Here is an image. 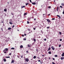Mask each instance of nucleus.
<instances>
[{"instance_id":"44","label":"nucleus","mask_w":64,"mask_h":64,"mask_svg":"<svg viewBox=\"0 0 64 64\" xmlns=\"http://www.w3.org/2000/svg\"><path fill=\"white\" fill-rule=\"evenodd\" d=\"M11 54H11V53H10L9 54V55H11Z\"/></svg>"},{"instance_id":"36","label":"nucleus","mask_w":64,"mask_h":64,"mask_svg":"<svg viewBox=\"0 0 64 64\" xmlns=\"http://www.w3.org/2000/svg\"><path fill=\"white\" fill-rule=\"evenodd\" d=\"M49 27H50V26H48V27H47V29H49Z\"/></svg>"},{"instance_id":"61","label":"nucleus","mask_w":64,"mask_h":64,"mask_svg":"<svg viewBox=\"0 0 64 64\" xmlns=\"http://www.w3.org/2000/svg\"><path fill=\"white\" fill-rule=\"evenodd\" d=\"M34 20H36V18H35L34 19Z\"/></svg>"},{"instance_id":"35","label":"nucleus","mask_w":64,"mask_h":64,"mask_svg":"<svg viewBox=\"0 0 64 64\" xmlns=\"http://www.w3.org/2000/svg\"><path fill=\"white\" fill-rule=\"evenodd\" d=\"M31 51H34V50L33 49H31Z\"/></svg>"},{"instance_id":"8","label":"nucleus","mask_w":64,"mask_h":64,"mask_svg":"<svg viewBox=\"0 0 64 64\" xmlns=\"http://www.w3.org/2000/svg\"><path fill=\"white\" fill-rule=\"evenodd\" d=\"M64 57H61L60 59L61 60H63V59H64Z\"/></svg>"},{"instance_id":"28","label":"nucleus","mask_w":64,"mask_h":64,"mask_svg":"<svg viewBox=\"0 0 64 64\" xmlns=\"http://www.w3.org/2000/svg\"><path fill=\"white\" fill-rule=\"evenodd\" d=\"M23 55H22V56H21V58H23Z\"/></svg>"},{"instance_id":"63","label":"nucleus","mask_w":64,"mask_h":64,"mask_svg":"<svg viewBox=\"0 0 64 64\" xmlns=\"http://www.w3.org/2000/svg\"><path fill=\"white\" fill-rule=\"evenodd\" d=\"M27 64L26 63H24V64Z\"/></svg>"},{"instance_id":"14","label":"nucleus","mask_w":64,"mask_h":64,"mask_svg":"<svg viewBox=\"0 0 64 64\" xmlns=\"http://www.w3.org/2000/svg\"><path fill=\"white\" fill-rule=\"evenodd\" d=\"M36 58V56H34L33 57L34 59H35Z\"/></svg>"},{"instance_id":"38","label":"nucleus","mask_w":64,"mask_h":64,"mask_svg":"<svg viewBox=\"0 0 64 64\" xmlns=\"http://www.w3.org/2000/svg\"><path fill=\"white\" fill-rule=\"evenodd\" d=\"M44 41H46V38L44 39Z\"/></svg>"},{"instance_id":"30","label":"nucleus","mask_w":64,"mask_h":64,"mask_svg":"<svg viewBox=\"0 0 64 64\" xmlns=\"http://www.w3.org/2000/svg\"><path fill=\"white\" fill-rule=\"evenodd\" d=\"M26 40V38H24V40Z\"/></svg>"},{"instance_id":"43","label":"nucleus","mask_w":64,"mask_h":64,"mask_svg":"<svg viewBox=\"0 0 64 64\" xmlns=\"http://www.w3.org/2000/svg\"><path fill=\"white\" fill-rule=\"evenodd\" d=\"M57 17H59L60 16L59 15H57Z\"/></svg>"},{"instance_id":"5","label":"nucleus","mask_w":64,"mask_h":64,"mask_svg":"<svg viewBox=\"0 0 64 64\" xmlns=\"http://www.w3.org/2000/svg\"><path fill=\"white\" fill-rule=\"evenodd\" d=\"M62 57H63L64 56V52H63L62 53Z\"/></svg>"},{"instance_id":"9","label":"nucleus","mask_w":64,"mask_h":64,"mask_svg":"<svg viewBox=\"0 0 64 64\" xmlns=\"http://www.w3.org/2000/svg\"><path fill=\"white\" fill-rule=\"evenodd\" d=\"M61 5L62 6H64V3H62L61 4Z\"/></svg>"},{"instance_id":"55","label":"nucleus","mask_w":64,"mask_h":64,"mask_svg":"<svg viewBox=\"0 0 64 64\" xmlns=\"http://www.w3.org/2000/svg\"><path fill=\"white\" fill-rule=\"evenodd\" d=\"M24 36H26V34H24Z\"/></svg>"},{"instance_id":"7","label":"nucleus","mask_w":64,"mask_h":64,"mask_svg":"<svg viewBox=\"0 0 64 64\" xmlns=\"http://www.w3.org/2000/svg\"><path fill=\"white\" fill-rule=\"evenodd\" d=\"M20 48H23V46L21 45L20 46Z\"/></svg>"},{"instance_id":"2","label":"nucleus","mask_w":64,"mask_h":64,"mask_svg":"<svg viewBox=\"0 0 64 64\" xmlns=\"http://www.w3.org/2000/svg\"><path fill=\"white\" fill-rule=\"evenodd\" d=\"M25 60L26 61V62H28L29 61V59L28 58H26L25 59Z\"/></svg>"},{"instance_id":"11","label":"nucleus","mask_w":64,"mask_h":64,"mask_svg":"<svg viewBox=\"0 0 64 64\" xmlns=\"http://www.w3.org/2000/svg\"><path fill=\"white\" fill-rule=\"evenodd\" d=\"M4 11H5V12H6V11H7V9H4Z\"/></svg>"},{"instance_id":"16","label":"nucleus","mask_w":64,"mask_h":64,"mask_svg":"<svg viewBox=\"0 0 64 64\" xmlns=\"http://www.w3.org/2000/svg\"><path fill=\"white\" fill-rule=\"evenodd\" d=\"M4 62H6V60L5 59H4Z\"/></svg>"},{"instance_id":"51","label":"nucleus","mask_w":64,"mask_h":64,"mask_svg":"<svg viewBox=\"0 0 64 64\" xmlns=\"http://www.w3.org/2000/svg\"><path fill=\"white\" fill-rule=\"evenodd\" d=\"M52 59L53 60H55V58H53Z\"/></svg>"},{"instance_id":"64","label":"nucleus","mask_w":64,"mask_h":64,"mask_svg":"<svg viewBox=\"0 0 64 64\" xmlns=\"http://www.w3.org/2000/svg\"><path fill=\"white\" fill-rule=\"evenodd\" d=\"M2 23H3V22L2 21Z\"/></svg>"},{"instance_id":"18","label":"nucleus","mask_w":64,"mask_h":64,"mask_svg":"<svg viewBox=\"0 0 64 64\" xmlns=\"http://www.w3.org/2000/svg\"><path fill=\"white\" fill-rule=\"evenodd\" d=\"M24 7H25V6H23L21 7V8H24Z\"/></svg>"},{"instance_id":"59","label":"nucleus","mask_w":64,"mask_h":64,"mask_svg":"<svg viewBox=\"0 0 64 64\" xmlns=\"http://www.w3.org/2000/svg\"><path fill=\"white\" fill-rule=\"evenodd\" d=\"M38 59H39L40 58H39V57H38Z\"/></svg>"},{"instance_id":"4","label":"nucleus","mask_w":64,"mask_h":64,"mask_svg":"<svg viewBox=\"0 0 64 64\" xmlns=\"http://www.w3.org/2000/svg\"><path fill=\"white\" fill-rule=\"evenodd\" d=\"M48 22V23H49V22H50V20H48V19H47L46 20Z\"/></svg>"},{"instance_id":"39","label":"nucleus","mask_w":64,"mask_h":64,"mask_svg":"<svg viewBox=\"0 0 64 64\" xmlns=\"http://www.w3.org/2000/svg\"><path fill=\"white\" fill-rule=\"evenodd\" d=\"M30 0V3H32V2L31 1V0Z\"/></svg>"},{"instance_id":"29","label":"nucleus","mask_w":64,"mask_h":64,"mask_svg":"<svg viewBox=\"0 0 64 64\" xmlns=\"http://www.w3.org/2000/svg\"><path fill=\"white\" fill-rule=\"evenodd\" d=\"M53 64H55V63H54V62H53L52 63Z\"/></svg>"},{"instance_id":"27","label":"nucleus","mask_w":64,"mask_h":64,"mask_svg":"<svg viewBox=\"0 0 64 64\" xmlns=\"http://www.w3.org/2000/svg\"><path fill=\"white\" fill-rule=\"evenodd\" d=\"M27 15V13H24V15Z\"/></svg>"},{"instance_id":"57","label":"nucleus","mask_w":64,"mask_h":64,"mask_svg":"<svg viewBox=\"0 0 64 64\" xmlns=\"http://www.w3.org/2000/svg\"><path fill=\"white\" fill-rule=\"evenodd\" d=\"M48 16H50V14H48Z\"/></svg>"},{"instance_id":"33","label":"nucleus","mask_w":64,"mask_h":64,"mask_svg":"<svg viewBox=\"0 0 64 64\" xmlns=\"http://www.w3.org/2000/svg\"><path fill=\"white\" fill-rule=\"evenodd\" d=\"M36 29V28H33V29H34V30H35Z\"/></svg>"},{"instance_id":"42","label":"nucleus","mask_w":64,"mask_h":64,"mask_svg":"<svg viewBox=\"0 0 64 64\" xmlns=\"http://www.w3.org/2000/svg\"><path fill=\"white\" fill-rule=\"evenodd\" d=\"M48 8H51V6H49L48 7Z\"/></svg>"},{"instance_id":"3","label":"nucleus","mask_w":64,"mask_h":64,"mask_svg":"<svg viewBox=\"0 0 64 64\" xmlns=\"http://www.w3.org/2000/svg\"><path fill=\"white\" fill-rule=\"evenodd\" d=\"M51 48L52 50H55V48H54V46H52Z\"/></svg>"},{"instance_id":"34","label":"nucleus","mask_w":64,"mask_h":64,"mask_svg":"<svg viewBox=\"0 0 64 64\" xmlns=\"http://www.w3.org/2000/svg\"><path fill=\"white\" fill-rule=\"evenodd\" d=\"M62 39H60V41H62Z\"/></svg>"},{"instance_id":"12","label":"nucleus","mask_w":64,"mask_h":64,"mask_svg":"<svg viewBox=\"0 0 64 64\" xmlns=\"http://www.w3.org/2000/svg\"><path fill=\"white\" fill-rule=\"evenodd\" d=\"M11 50H14L15 49V48H11Z\"/></svg>"},{"instance_id":"1","label":"nucleus","mask_w":64,"mask_h":64,"mask_svg":"<svg viewBox=\"0 0 64 64\" xmlns=\"http://www.w3.org/2000/svg\"><path fill=\"white\" fill-rule=\"evenodd\" d=\"M8 48H6L3 50V52H4V51H8Z\"/></svg>"},{"instance_id":"53","label":"nucleus","mask_w":64,"mask_h":64,"mask_svg":"<svg viewBox=\"0 0 64 64\" xmlns=\"http://www.w3.org/2000/svg\"><path fill=\"white\" fill-rule=\"evenodd\" d=\"M40 60H38V62H40Z\"/></svg>"},{"instance_id":"19","label":"nucleus","mask_w":64,"mask_h":64,"mask_svg":"<svg viewBox=\"0 0 64 64\" xmlns=\"http://www.w3.org/2000/svg\"><path fill=\"white\" fill-rule=\"evenodd\" d=\"M11 29V28H8V30H10Z\"/></svg>"},{"instance_id":"23","label":"nucleus","mask_w":64,"mask_h":64,"mask_svg":"<svg viewBox=\"0 0 64 64\" xmlns=\"http://www.w3.org/2000/svg\"><path fill=\"white\" fill-rule=\"evenodd\" d=\"M57 56H58L56 55H55V56H54L56 57H57Z\"/></svg>"},{"instance_id":"31","label":"nucleus","mask_w":64,"mask_h":64,"mask_svg":"<svg viewBox=\"0 0 64 64\" xmlns=\"http://www.w3.org/2000/svg\"><path fill=\"white\" fill-rule=\"evenodd\" d=\"M36 51L37 52H38V50L37 49H36Z\"/></svg>"},{"instance_id":"41","label":"nucleus","mask_w":64,"mask_h":64,"mask_svg":"<svg viewBox=\"0 0 64 64\" xmlns=\"http://www.w3.org/2000/svg\"><path fill=\"white\" fill-rule=\"evenodd\" d=\"M14 27H15V26H14V25L13 26L12 28H14Z\"/></svg>"},{"instance_id":"32","label":"nucleus","mask_w":64,"mask_h":64,"mask_svg":"<svg viewBox=\"0 0 64 64\" xmlns=\"http://www.w3.org/2000/svg\"><path fill=\"white\" fill-rule=\"evenodd\" d=\"M61 45L60 44L59 45V47H61Z\"/></svg>"},{"instance_id":"25","label":"nucleus","mask_w":64,"mask_h":64,"mask_svg":"<svg viewBox=\"0 0 64 64\" xmlns=\"http://www.w3.org/2000/svg\"><path fill=\"white\" fill-rule=\"evenodd\" d=\"M10 22H13V21H12V19H10Z\"/></svg>"},{"instance_id":"6","label":"nucleus","mask_w":64,"mask_h":64,"mask_svg":"<svg viewBox=\"0 0 64 64\" xmlns=\"http://www.w3.org/2000/svg\"><path fill=\"white\" fill-rule=\"evenodd\" d=\"M11 63H14V60H12V61Z\"/></svg>"},{"instance_id":"13","label":"nucleus","mask_w":64,"mask_h":64,"mask_svg":"<svg viewBox=\"0 0 64 64\" xmlns=\"http://www.w3.org/2000/svg\"><path fill=\"white\" fill-rule=\"evenodd\" d=\"M58 9H59V8L58 7L56 9V10L58 11Z\"/></svg>"},{"instance_id":"54","label":"nucleus","mask_w":64,"mask_h":64,"mask_svg":"<svg viewBox=\"0 0 64 64\" xmlns=\"http://www.w3.org/2000/svg\"><path fill=\"white\" fill-rule=\"evenodd\" d=\"M22 37H24V35L23 34H22Z\"/></svg>"},{"instance_id":"17","label":"nucleus","mask_w":64,"mask_h":64,"mask_svg":"<svg viewBox=\"0 0 64 64\" xmlns=\"http://www.w3.org/2000/svg\"><path fill=\"white\" fill-rule=\"evenodd\" d=\"M48 53L50 54H51V52H48Z\"/></svg>"},{"instance_id":"10","label":"nucleus","mask_w":64,"mask_h":64,"mask_svg":"<svg viewBox=\"0 0 64 64\" xmlns=\"http://www.w3.org/2000/svg\"><path fill=\"white\" fill-rule=\"evenodd\" d=\"M50 49H51V48H50V47H49L48 50V51H49V50H50Z\"/></svg>"},{"instance_id":"40","label":"nucleus","mask_w":64,"mask_h":64,"mask_svg":"<svg viewBox=\"0 0 64 64\" xmlns=\"http://www.w3.org/2000/svg\"><path fill=\"white\" fill-rule=\"evenodd\" d=\"M28 46L29 47H30V45H29V44H28Z\"/></svg>"},{"instance_id":"46","label":"nucleus","mask_w":64,"mask_h":64,"mask_svg":"<svg viewBox=\"0 0 64 64\" xmlns=\"http://www.w3.org/2000/svg\"><path fill=\"white\" fill-rule=\"evenodd\" d=\"M59 19H61V17H60V16L59 17Z\"/></svg>"},{"instance_id":"56","label":"nucleus","mask_w":64,"mask_h":64,"mask_svg":"<svg viewBox=\"0 0 64 64\" xmlns=\"http://www.w3.org/2000/svg\"><path fill=\"white\" fill-rule=\"evenodd\" d=\"M4 53H6V52H4Z\"/></svg>"},{"instance_id":"26","label":"nucleus","mask_w":64,"mask_h":64,"mask_svg":"<svg viewBox=\"0 0 64 64\" xmlns=\"http://www.w3.org/2000/svg\"><path fill=\"white\" fill-rule=\"evenodd\" d=\"M6 58H10V56H7L6 57Z\"/></svg>"},{"instance_id":"49","label":"nucleus","mask_w":64,"mask_h":64,"mask_svg":"<svg viewBox=\"0 0 64 64\" xmlns=\"http://www.w3.org/2000/svg\"><path fill=\"white\" fill-rule=\"evenodd\" d=\"M60 8H62V6H60Z\"/></svg>"},{"instance_id":"20","label":"nucleus","mask_w":64,"mask_h":64,"mask_svg":"<svg viewBox=\"0 0 64 64\" xmlns=\"http://www.w3.org/2000/svg\"><path fill=\"white\" fill-rule=\"evenodd\" d=\"M10 24H13V23H12V22H10Z\"/></svg>"},{"instance_id":"50","label":"nucleus","mask_w":64,"mask_h":64,"mask_svg":"<svg viewBox=\"0 0 64 64\" xmlns=\"http://www.w3.org/2000/svg\"><path fill=\"white\" fill-rule=\"evenodd\" d=\"M29 22H27V24H29Z\"/></svg>"},{"instance_id":"62","label":"nucleus","mask_w":64,"mask_h":64,"mask_svg":"<svg viewBox=\"0 0 64 64\" xmlns=\"http://www.w3.org/2000/svg\"><path fill=\"white\" fill-rule=\"evenodd\" d=\"M49 59H51V58H50V57L49 58Z\"/></svg>"},{"instance_id":"47","label":"nucleus","mask_w":64,"mask_h":64,"mask_svg":"<svg viewBox=\"0 0 64 64\" xmlns=\"http://www.w3.org/2000/svg\"><path fill=\"white\" fill-rule=\"evenodd\" d=\"M11 14L12 15H13V14H14L13 13H11Z\"/></svg>"},{"instance_id":"22","label":"nucleus","mask_w":64,"mask_h":64,"mask_svg":"<svg viewBox=\"0 0 64 64\" xmlns=\"http://www.w3.org/2000/svg\"><path fill=\"white\" fill-rule=\"evenodd\" d=\"M29 4V3H27L26 4V6H27V5H28Z\"/></svg>"},{"instance_id":"15","label":"nucleus","mask_w":64,"mask_h":64,"mask_svg":"<svg viewBox=\"0 0 64 64\" xmlns=\"http://www.w3.org/2000/svg\"><path fill=\"white\" fill-rule=\"evenodd\" d=\"M32 4H33V5H35V4H36V2L32 3Z\"/></svg>"},{"instance_id":"60","label":"nucleus","mask_w":64,"mask_h":64,"mask_svg":"<svg viewBox=\"0 0 64 64\" xmlns=\"http://www.w3.org/2000/svg\"><path fill=\"white\" fill-rule=\"evenodd\" d=\"M44 56V55H42V57H43V56Z\"/></svg>"},{"instance_id":"52","label":"nucleus","mask_w":64,"mask_h":64,"mask_svg":"<svg viewBox=\"0 0 64 64\" xmlns=\"http://www.w3.org/2000/svg\"><path fill=\"white\" fill-rule=\"evenodd\" d=\"M40 64H42V62L41 61L40 62Z\"/></svg>"},{"instance_id":"48","label":"nucleus","mask_w":64,"mask_h":64,"mask_svg":"<svg viewBox=\"0 0 64 64\" xmlns=\"http://www.w3.org/2000/svg\"><path fill=\"white\" fill-rule=\"evenodd\" d=\"M59 34H60V35H61V32H59Z\"/></svg>"},{"instance_id":"24","label":"nucleus","mask_w":64,"mask_h":64,"mask_svg":"<svg viewBox=\"0 0 64 64\" xmlns=\"http://www.w3.org/2000/svg\"><path fill=\"white\" fill-rule=\"evenodd\" d=\"M36 40L35 39H34V42H36Z\"/></svg>"},{"instance_id":"58","label":"nucleus","mask_w":64,"mask_h":64,"mask_svg":"<svg viewBox=\"0 0 64 64\" xmlns=\"http://www.w3.org/2000/svg\"><path fill=\"white\" fill-rule=\"evenodd\" d=\"M26 53H28V51H26Z\"/></svg>"},{"instance_id":"45","label":"nucleus","mask_w":64,"mask_h":64,"mask_svg":"<svg viewBox=\"0 0 64 64\" xmlns=\"http://www.w3.org/2000/svg\"><path fill=\"white\" fill-rule=\"evenodd\" d=\"M62 14H64V11L62 12Z\"/></svg>"},{"instance_id":"37","label":"nucleus","mask_w":64,"mask_h":64,"mask_svg":"<svg viewBox=\"0 0 64 64\" xmlns=\"http://www.w3.org/2000/svg\"><path fill=\"white\" fill-rule=\"evenodd\" d=\"M52 20H55V18H52Z\"/></svg>"},{"instance_id":"21","label":"nucleus","mask_w":64,"mask_h":64,"mask_svg":"<svg viewBox=\"0 0 64 64\" xmlns=\"http://www.w3.org/2000/svg\"><path fill=\"white\" fill-rule=\"evenodd\" d=\"M28 21H30V18H28Z\"/></svg>"}]
</instances>
